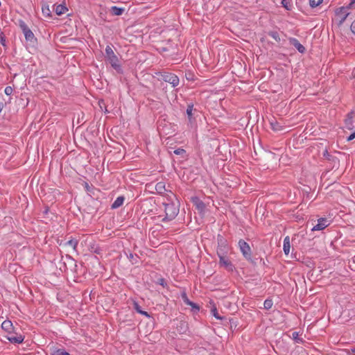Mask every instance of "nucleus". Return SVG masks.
<instances>
[{"mask_svg":"<svg viewBox=\"0 0 355 355\" xmlns=\"http://www.w3.org/2000/svg\"><path fill=\"white\" fill-rule=\"evenodd\" d=\"M164 202L165 216L162 219V221H169L173 220L179 213V206L177 202L171 200Z\"/></svg>","mask_w":355,"mask_h":355,"instance_id":"f257e3e1","label":"nucleus"},{"mask_svg":"<svg viewBox=\"0 0 355 355\" xmlns=\"http://www.w3.org/2000/svg\"><path fill=\"white\" fill-rule=\"evenodd\" d=\"M105 58L114 69L117 71L120 69L119 59L110 46L105 48Z\"/></svg>","mask_w":355,"mask_h":355,"instance_id":"f03ea898","label":"nucleus"},{"mask_svg":"<svg viewBox=\"0 0 355 355\" xmlns=\"http://www.w3.org/2000/svg\"><path fill=\"white\" fill-rule=\"evenodd\" d=\"M20 28L23 31L26 40L30 42V44H33L36 41V38L31 30L23 21L20 23Z\"/></svg>","mask_w":355,"mask_h":355,"instance_id":"7ed1b4c3","label":"nucleus"},{"mask_svg":"<svg viewBox=\"0 0 355 355\" xmlns=\"http://www.w3.org/2000/svg\"><path fill=\"white\" fill-rule=\"evenodd\" d=\"M161 77L164 81L170 83L171 85H172V86L173 87H175L179 85V83H180L179 78L173 73H168V72H164L161 74Z\"/></svg>","mask_w":355,"mask_h":355,"instance_id":"20e7f679","label":"nucleus"},{"mask_svg":"<svg viewBox=\"0 0 355 355\" xmlns=\"http://www.w3.org/2000/svg\"><path fill=\"white\" fill-rule=\"evenodd\" d=\"M351 6H348L346 7H340L336 10V15L337 19L339 20V24H343L347 16L349 15V9Z\"/></svg>","mask_w":355,"mask_h":355,"instance_id":"39448f33","label":"nucleus"},{"mask_svg":"<svg viewBox=\"0 0 355 355\" xmlns=\"http://www.w3.org/2000/svg\"><path fill=\"white\" fill-rule=\"evenodd\" d=\"M218 246L217 248V255H227L230 251L229 246L227 245L226 241L222 237L218 239Z\"/></svg>","mask_w":355,"mask_h":355,"instance_id":"423d86ee","label":"nucleus"},{"mask_svg":"<svg viewBox=\"0 0 355 355\" xmlns=\"http://www.w3.org/2000/svg\"><path fill=\"white\" fill-rule=\"evenodd\" d=\"M219 257V266L228 271H233L234 266L227 257V255L218 256Z\"/></svg>","mask_w":355,"mask_h":355,"instance_id":"0eeeda50","label":"nucleus"},{"mask_svg":"<svg viewBox=\"0 0 355 355\" xmlns=\"http://www.w3.org/2000/svg\"><path fill=\"white\" fill-rule=\"evenodd\" d=\"M330 225L329 220H328L326 218H320L318 220V223L314 225L311 230L312 231H320L325 229Z\"/></svg>","mask_w":355,"mask_h":355,"instance_id":"6e6552de","label":"nucleus"},{"mask_svg":"<svg viewBox=\"0 0 355 355\" xmlns=\"http://www.w3.org/2000/svg\"><path fill=\"white\" fill-rule=\"evenodd\" d=\"M239 245L244 257L245 258H250L251 255V250L249 245L243 240H240Z\"/></svg>","mask_w":355,"mask_h":355,"instance_id":"1a4fd4ad","label":"nucleus"},{"mask_svg":"<svg viewBox=\"0 0 355 355\" xmlns=\"http://www.w3.org/2000/svg\"><path fill=\"white\" fill-rule=\"evenodd\" d=\"M182 299L183 300L184 302L186 304L191 306L193 309H195L196 311H199V306L196 304L190 301L185 293H183L182 294Z\"/></svg>","mask_w":355,"mask_h":355,"instance_id":"9d476101","label":"nucleus"},{"mask_svg":"<svg viewBox=\"0 0 355 355\" xmlns=\"http://www.w3.org/2000/svg\"><path fill=\"white\" fill-rule=\"evenodd\" d=\"M290 42L297 49L299 52L304 53L305 51L304 46L302 44H301L297 39L291 38Z\"/></svg>","mask_w":355,"mask_h":355,"instance_id":"9b49d317","label":"nucleus"},{"mask_svg":"<svg viewBox=\"0 0 355 355\" xmlns=\"http://www.w3.org/2000/svg\"><path fill=\"white\" fill-rule=\"evenodd\" d=\"M291 244L290 238L288 236H286L284 240L283 250L285 254L288 255L290 252Z\"/></svg>","mask_w":355,"mask_h":355,"instance_id":"f8f14e48","label":"nucleus"},{"mask_svg":"<svg viewBox=\"0 0 355 355\" xmlns=\"http://www.w3.org/2000/svg\"><path fill=\"white\" fill-rule=\"evenodd\" d=\"M8 340L12 343H21L24 340V338L21 335L14 336L11 335L8 336Z\"/></svg>","mask_w":355,"mask_h":355,"instance_id":"ddd939ff","label":"nucleus"},{"mask_svg":"<svg viewBox=\"0 0 355 355\" xmlns=\"http://www.w3.org/2000/svg\"><path fill=\"white\" fill-rule=\"evenodd\" d=\"M193 202H194V205H196L197 209L200 211V212H202L205 208V205L204 204L203 202H202L201 200H200L198 198H194L193 200Z\"/></svg>","mask_w":355,"mask_h":355,"instance_id":"4468645a","label":"nucleus"},{"mask_svg":"<svg viewBox=\"0 0 355 355\" xmlns=\"http://www.w3.org/2000/svg\"><path fill=\"white\" fill-rule=\"evenodd\" d=\"M1 328L10 333L11 330L12 329V323L10 320H5L1 324Z\"/></svg>","mask_w":355,"mask_h":355,"instance_id":"2eb2a0df","label":"nucleus"},{"mask_svg":"<svg viewBox=\"0 0 355 355\" xmlns=\"http://www.w3.org/2000/svg\"><path fill=\"white\" fill-rule=\"evenodd\" d=\"M123 201H124L123 197H122V196L118 197L115 200V201L113 202V204L112 205V208L116 209V208L119 207L120 206H121L123 205Z\"/></svg>","mask_w":355,"mask_h":355,"instance_id":"dca6fc26","label":"nucleus"},{"mask_svg":"<svg viewBox=\"0 0 355 355\" xmlns=\"http://www.w3.org/2000/svg\"><path fill=\"white\" fill-rule=\"evenodd\" d=\"M67 10V8L62 4L58 5L55 8V12L58 15L64 14Z\"/></svg>","mask_w":355,"mask_h":355,"instance_id":"f3484780","label":"nucleus"},{"mask_svg":"<svg viewBox=\"0 0 355 355\" xmlns=\"http://www.w3.org/2000/svg\"><path fill=\"white\" fill-rule=\"evenodd\" d=\"M111 11L114 15L119 16L121 15L124 12V8L112 6L111 8Z\"/></svg>","mask_w":355,"mask_h":355,"instance_id":"a211bd4d","label":"nucleus"},{"mask_svg":"<svg viewBox=\"0 0 355 355\" xmlns=\"http://www.w3.org/2000/svg\"><path fill=\"white\" fill-rule=\"evenodd\" d=\"M42 11L44 16L51 17V11L49 8V5H47V4L42 5Z\"/></svg>","mask_w":355,"mask_h":355,"instance_id":"6ab92c4d","label":"nucleus"},{"mask_svg":"<svg viewBox=\"0 0 355 355\" xmlns=\"http://www.w3.org/2000/svg\"><path fill=\"white\" fill-rule=\"evenodd\" d=\"M155 189L158 193H163L164 191H166L165 189V184L163 182H159L156 184L155 185Z\"/></svg>","mask_w":355,"mask_h":355,"instance_id":"aec40b11","label":"nucleus"},{"mask_svg":"<svg viewBox=\"0 0 355 355\" xmlns=\"http://www.w3.org/2000/svg\"><path fill=\"white\" fill-rule=\"evenodd\" d=\"M134 309L141 315H144L148 318L150 317V315L146 311H142L141 309V306L138 304V303L134 302Z\"/></svg>","mask_w":355,"mask_h":355,"instance_id":"412c9836","label":"nucleus"},{"mask_svg":"<svg viewBox=\"0 0 355 355\" xmlns=\"http://www.w3.org/2000/svg\"><path fill=\"white\" fill-rule=\"evenodd\" d=\"M271 128L275 131H278L282 130V127L279 123L276 120H272L270 122Z\"/></svg>","mask_w":355,"mask_h":355,"instance_id":"4be33fe9","label":"nucleus"},{"mask_svg":"<svg viewBox=\"0 0 355 355\" xmlns=\"http://www.w3.org/2000/svg\"><path fill=\"white\" fill-rule=\"evenodd\" d=\"M77 245H78V241H76L75 239H71L64 243V245L71 246L73 248V250H76Z\"/></svg>","mask_w":355,"mask_h":355,"instance_id":"5701e85b","label":"nucleus"},{"mask_svg":"<svg viewBox=\"0 0 355 355\" xmlns=\"http://www.w3.org/2000/svg\"><path fill=\"white\" fill-rule=\"evenodd\" d=\"M268 35L273 38L275 41L279 42L280 37L277 32L276 31H271L268 33Z\"/></svg>","mask_w":355,"mask_h":355,"instance_id":"b1692460","label":"nucleus"},{"mask_svg":"<svg viewBox=\"0 0 355 355\" xmlns=\"http://www.w3.org/2000/svg\"><path fill=\"white\" fill-rule=\"evenodd\" d=\"M272 300L267 299L264 301L263 306L266 309H270L272 306Z\"/></svg>","mask_w":355,"mask_h":355,"instance_id":"393cba45","label":"nucleus"},{"mask_svg":"<svg viewBox=\"0 0 355 355\" xmlns=\"http://www.w3.org/2000/svg\"><path fill=\"white\" fill-rule=\"evenodd\" d=\"M323 0H309V4L311 7L315 8L319 6Z\"/></svg>","mask_w":355,"mask_h":355,"instance_id":"a878e982","label":"nucleus"},{"mask_svg":"<svg viewBox=\"0 0 355 355\" xmlns=\"http://www.w3.org/2000/svg\"><path fill=\"white\" fill-rule=\"evenodd\" d=\"M211 312L212 313V315L216 318V319H218V320H221L222 318L218 315V311H217V309L215 306H214L211 309Z\"/></svg>","mask_w":355,"mask_h":355,"instance_id":"bb28decb","label":"nucleus"},{"mask_svg":"<svg viewBox=\"0 0 355 355\" xmlns=\"http://www.w3.org/2000/svg\"><path fill=\"white\" fill-rule=\"evenodd\" d=\"M192 111H193V105H188V107L187 108V114L188 115V117L190 121H191V119L192 116Z\"/></svg>","mask_w":355,"mask_h":355,"instance_id":"cd10ccee","label":"nucleus"},{"mask_svg":"<svg viewBox=\"0 0 355 355\" xmlns=\"http://www.w3.org/2000/svg\"><path fill=\"white\" fill-rule=\"evenodd\" d=\"M55 355H69L68 352L64 351V349H59L55 352Z\"/></svg>","mask_w":355,"mask_h":355,"instance_id":"c85d7f7f","label":"nucleus"},{"mask_svg":"<svg viewBox=\"0 0 355 355\" xmlns=\"http://www.w3.org/2000/svg\"><path fill=\"white\" fill-rule=\"evenodd\" d=\"M292 338L296 340L297 343L301 342V339L299 338V334L296 331L292 333Z\"/></svg>","mask_w":355,"mask_h":355,"instance_id":"c756f323","label":"nucleus"},{"mask_svg":"<svg viewBox=\"0 0 355 355\" xmlns=\"http://www.w3.org/2000/svg\"><path fill=\"white\" fill-rule=\"evenodd\" d=\"M13 92V89L11 87L8 86L5 88L4 92L6 95L10 96Z\"/></svg>","mask_w":355,"mask_h":355,"instance_id":"7c9ffc66","label":"nucleus"},{"mask_svg":"<svg viewBox=\"0 0 355 355\" xmlns=\"http://www.w3.org/2000/svg\"><path fill=\"white\" fill-rule=\"evenodd\" d=\"M175 155H183L185 153V150L182 148H178L174 150Z\"/></svg>","mask_w":355,"mask_h":355,"instance_id":"2f4dec72","label":"nucleus"},{"mask_svg":"<svg viewBox=\"0 0 355 355\" xmlns=\"http://www.w3.org/2000/svg\"><path fill=\"white\" fill-rule=\"evenodd\" d=\"M355 138V131L352 132L347 139L348 141L353 140Z\"/></svg>","mask_w":355,"mask_h":355,"instance_id":"473e14b6","label":"nucleus"},{"mask_svg":"<svg viewBox=\"0 0 355 355\" xmlns=\"http://www.w3.org/2000/svg\"><path fill=\"white\" fill-rule=\"evenodd\" d=\"M351 31L355 35V20L351 24Z\"/></svg>","mask_w":355,"mask_h":355,"instance_id":"72a5a7b5","label":"nucleus"},{"mask_svg":"<svg viewBox=\"0 0 355 355\" xmlns=\"http://www.w3.org/2000/svg\"><path fill=\"white\" fill-rule=\"evenodd\" d=\"M3 107V103H0V112L2 111Z\"/></svg>","mask_w":355,"mask_h":355,"instance_id":"f704fd0d","label":"nucleus"},{"mask_svg":"<svg viewBox=\"0 0 355 355\" xmlns=\"http://www.w3.org/2000/svg\"><path fill=\"white\" fill-rule=\"evenodd\" d=\"M352 354L355 355V349H352Z\"/></svg>","mask_w":355,"mask_h":355,"instance_id":"c9c22d12","label":"nucleus"},{"mask_svg":"<svg viewBox=\"0 0 355 355\" xmlns=\"http://www.w3.org/2000/svg\"><path fill=\"white\" fill-rule=\"evenodd\" d=\"M354 3H355V0H352L351 3H349V6H352Z\"/></svg>","mask_w":355,"mask_h":355,"instance_id":"e433bc0d","label":"nucleus"},{"mask_svg":"<svg viewBox=\"0 0 355 355\" xmlns=\"http://www.w3.org/2000/svg\"><path fill=\"white\" fill-rule=\"evenodd\" d=\"M286 0H283L282 3L284 4V2H286Z\"/></svg>","mask_w":355,"mask_h":355,"instance_id":"4c0bfd02","label":"nucleus"},{"mask_svg":"<svg viewBox=\"0 0 355 355\" xmlns=\"http://www.w3.org/2000/svg\"><path fill=\"white\" fill-rule=\"evenodd\" d=\"M286 3H285V2H284V6L286 8Z\"/></svg>","mask_w":355,"mask_h":355,"instance_id":"58836bf2","label":"nucleus"}]
</instances>
